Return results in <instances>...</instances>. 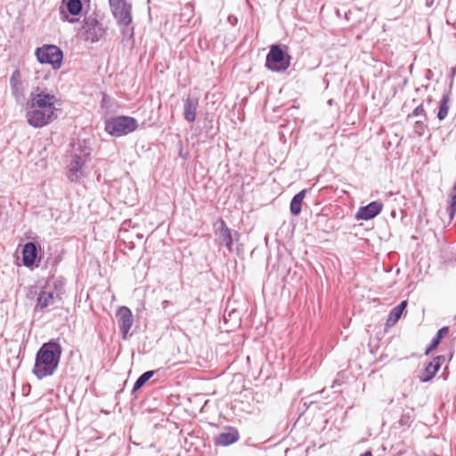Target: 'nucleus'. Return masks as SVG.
<instances>
[{
	"instance_id": "13",
	"label": "nucleus",
	"mask_w": 456,
	"mask_h": 456,
	"mask_svg": "<svg viewBox=\"0 0 456 456\" xmlns=\"http://www.w3.org/2000/svg\"><path fill=\"white\" fill-rule=\"evenodd\" d=\"M240 437V432L236 428L226 426L214 437L213 442L216 446H229L238 442Z\"/></svg>"
},
{
	"instance_id": "23",
	"label": "nucleus",
	"mask_w": 456,
	"mask_h": 456,
	"mask_svg": "<svg viewBox=\"0 0 456 456\" xmlns=\"http://www.w3.org/2000/svg\"><path fill=\"white\" fill-rule=\"evenodd\" d=\"M156 372L157 370H147L137 378L131 391V394L132 395L134 396V398H136L135 393L138 390H140L142 387H144L145 384L155 375Z\"/></svg>"
},
{
	"instance_id": "3",
	"label": "nucleus",
	"mask_w": 456,
	"mask_h": 456,
	"mask_svg": "<svg viewBox=\"0 0 456 456\" xmlns=\"http://www.w3.org/2000/svg\"><path fill=\"white\" fill-rule=\"evenodd\" d=\"M111 14L116 20L122 36L121 43L127 45L134 42L132 4L129 0H109Z\"/></svg>"
},
{
	"instance_id": "19",
	"label": "nucleus",
	"mask_w": 456,
	"mask_h": 456,
	"mask_svg": "<svg viewBox=\"0 0 456 456\" xmlns=\"http://www.w3.org/2000/svg\"><path fill=\"white\" fill-rule=\"evenodd\" d=\"M407 305L408 302L406 300H403L396 306L390 310L386 322V327L390 328L394 326L401 319L403 312L407 307Z\"/></svg>"
},
{
	"instance_id": "29",
	"label": "nucleus",
	"mask_w": 456,
	"mask_h": 456,
	"mask_svg": "<svg viewBox=\"0 0 456 456\" xmlns=\"http://www.w3.org/2000/svg\"><path fill=\"white\" fill-rule=\"evenodd\" d=\"M419 116H423L425 120H427V112L423 107V104L420 103L419 104L414 110L413 111L408 115L407 118H411L412 117H419Z\"/></svg>"
},
{
	"instance_id": "35",
	"label": "nucleus",
	"mask_w": 456,
	"mask_h": 456,
	"mask_svg": "<svg viewBox=\"0 0 456 456\" xmlns=\"http://www.w3.org/2000/svg\"><path fill=\"white\" fill-rule=\"evenodd\" d=\"M169 304H170V302L168 300H164L162 302V305H163L164 308L167 307Z\"/></svg>"
},
{
	"instance_id": "14",
	"label": "nucleus",
	"mask_w": 456,
	"mask_h": 456,
	"mask_svg": "<svg viewBox=\"0 0 456 456\" xmlns=\"http://www.w3.org/2000/svg\"><path fill=\"white\" fill-rule=\"evenodd\" d=\"M383 207L384 205L381 201H371L367 205L362 206L358 208L354 216L355 219L362 221L371 220L381 213Z\"/></svg>"
},
{
	"instance_id": "21",
	"label": "nucleus",
	"mask_w": 456,
	"mask_h": 456,
	"mask_svg": "<svg viewBox=\"0 0 456 456\" xmlns=\"http://www.w3.org/2000/svg\"><path fill=\"white\" fill-rule=\"evenodd\" d=\"M449 331H450V329L448 326H444V327L440 328L436 331V334L432 338L429 345L427 346V348L425 350V354L428 355L433 351H435L441 344L444 337L446 336L449 333Z\"/></svg>"
},
{
	"instance_id": "22",
	"label": "nucleus",
	"mask_w": 456,
	"mask_h": 456,
	"mask_svg": "<svg viewBox=\"0 0 456 456\" xmlns=\"http://www.w3.org/2000/svg\"><path fill=\"white\" fill-rule=\"evenodd\" d=\"M450 94H451V92L450 91H447V92H444L442 95V98L439 102V106H438V111H437V118L442 121L444 120L447 115H448V111H449V102H450Z\"/></svg>"
},
{
	"instance_id": "33",
	"label": "nucleus",
	"mask_w": 456,
	"mask_h": 456,
	"mask_svg": "<svg viewBox=\"0 0 456 456\" xmlns=\"http://www.w3.org/2000/svg\"><path fill=\"white\" fill-rule=\"evenodd\" d=\"M360 456H373L371 451L368 450L362 453Z\"/></svg>"
},
{
	"instance_id": "39",
	"label": "nucleus",
	"mask_w": 456,
	"mask_h": 456,
	"mask_svg": "<svg viewBox=\"0 0 456 456\" xmlns=\"http://www.w3.org/2000/svg\"><path fill=\"white\" fill-rule=\"evenodd\" d=\"M391 215H392V216H393V217H395V215H396L395 211V210H393V211H392V213H391Z\"/></svg>"
},
{
	"instance_id": "7",
	"label": "nucleus",
	"mask_w": 456,
	"mask_h": 456,
	"mask_svg": "<svg viewBox=\"0 0 456 456\" xmlns=\"http://www.w3.org/2000/svg\"><path fill=\"white\" fill-rule=\"evenodd\" d=\"M35 55L37 60L41 64L51 65L53 69H59L63 62V52L55 45H44L36 48Z\"/></svg>"
},
{
	"instance_id": "12",
	"label": "nucleus",
	"mask_w": 456,
	"mask_h": 456,
	"mask_svg": "<svg viewBox=\"0 0 456 456\" xmlns=\"http://www.w3.org/2000/svg\"><path fill=\"white\" fill-rule=\"evenodd\" d=\"M218 228L216 231V234L218 236V240L222 245H224L229 252L232 251V245L234 240H239L240 233L236 231L233 232L227 226L225 221L222 218H219L217 221Z\"/></svg>"
},
{
	"instance_id": "26",
	"label": "nucleus",
	"mask_w": 456,
	"mask_h": 456,
	"mask_svg": "<svg viewBox=\"0 0 456 456\" xmlns=\"http://www.w3.org/2000/svg\"><path fill=\"white\" fill-rule=\"evenodd\" d=\"M203 129L205 133V138L206 139H212L214 138L216 134V130L213 126V120L208 119V118H205Z\"/></svg>"
},
{
	"instance_id": "37",
	"label": "nucleus",
	"mask_w": 456,
	"mask_h": 456,
	"mask_svg": "<svg viewBox=\"0 0 456 456\" xmlns=\"http://www.w3.org/2000/svg\"><path fill=\"white\" fill-rule=\"evenodd\" d=\"M179 155H180V157H182L183 159H185V156H183V152L180 151Z\"/></svg>"
},
{
	"instance_id": "15",
	"label": "nucleus",
	"mask_w": 456,
	"mask_h": 456,
	"mask_svg": "<svg viewBox=\"0 0 456 456\" xmlns=\"http://www.w3.org/2000/svg\"><path fill=\"white\" fill-rule=\"evenodd\" d=\"M445 361L444 355H436L428 362L422 370L421 374L419 376V381L421 383H427L431 381L440 370L441 366Z\"/></svg>"
},
{
	"instance_id": "17",
	"label": "nucleus",
	"mask_w": 456,
	"mask_h": 456,
	"mask_svg": "<svg viewBox=\"0 0 456 456\" xmlns=\"http://www.w3.org/2000/svg\"><path fill=\"white\" fill-rule=\"evenodd\" d=\"M200 100L197 96L188 95L183 99V118L187 122L192 123L196 120Z\"/></svg>"
},
{
	"instance_id": "11",
	"label": "nucleus",
	"mask_w": 456,
	"mask_h": 456,
	"mask_svg": "<svg viewBox=\"0 0 456 456\" xmlns=\"http://www.w3.org/2000/svg\"><path fill=\"white\" fill-rule=\"evenodd\" d=\"M116 318L122 338L126 340L131 336L129 331L134 323L132 311L127 306H119L116 312Z\"/></svg>"
},
{
	"instance_id": "8",
	"label": "nucleus",
	"mask_w": 456,
	"mask_h": 456,
	"mask_svg": "<svg viewBox=\"0 0 456 456\" xmlns=\"http://www.w3.org/2000/svg\"><path fill=\"white\" fill-rule=\"evenodd\" d=\"M83 29L85 30V40L92 44L99 42L107 31V28L98 20L94 12L85 16Z\"/></svg>"
},
{
	"instance_id": "30",
	"label": "nucleus",
	"mask_w": 456,
	"mask_h": 456,
	"mask_svg": "<svg viewBox=\"0 0 456 456\" xmlns=\"http://www.w3.org/2000/svg\"><path fill=\"white\" fill-rule=\"evenodd\" d=\"M427 125L424 121L418 120L413 126V130L418 136H422L425 134Z\"/></svg>"
},
{
	"instance_id": "9",
	"label": "nucleus",
	"mask_w": 456,
	"mask_h": 456,
	"mask_svg": "<svg viewBox=\"0 0 456 456\" xmlns=\"http://www.w3.org/2000/svg\"><path fill=\"white\" fill-rule=\"evenodd\" d=\"M41 246L36 241L26 242L21 248V261L25 267L34 270L40 265L43 258Z\"/></svg>"
},
{
	"instance_id": "25",
	"label": "nucleus",
	"mask_w": 456,
	"mask_h": 456,
	"mask_svg": "<svg viewBox=\"0 0 456 456\" xmlns=\"http://www.w3.org/2000/svg\"><path fill=\"white\" fill-rule=\"evenodd\" d=\"M414 420V410L409 409L407 411H404L399 419V424L402 427H407L409 428L411 424Z\"/></svg>"
},
{
	"instance_id": "27",
	"label": "nucleus",
	"mask_w": 456,
	"mask_h": 456,
	"mask_svg": "<svg viewBox=\"0 0 456 456\" xmlns=\"http://www.w3.org/2000/svg\"><path fill=\"white\" fill-rule=\"evenodd\" d=\"M61 256L60 254H49L45 262V267L49 266L55 268L61 261Z\"/></svg>"
},
{
	"instance_id": "32",
	"label": "nucleus",
	"mask_w": 456,
	"mask_h": 456,
	"mask_svg": "<svg viewBox=\"0 0 456 456\" xmlns=\"http://www.w3.org/2000/svg\"><path fill=\"white\" fill-rule=\"evenodd\" d=\"M435 0H426L425 4L427 7H431L434 4Z\"/></svg>"
},
{
	"instance_id": "10",
	"label": "nucleus",
	"mask_w": 456,
	"mask_h": 456,
	"mask_svg": "<svg viewBox=\"0 0 456 456\" xmlns=\"http://www.w3.org/2000/svg\"><path fill=\"white\" fill-rule=\"evenodd\" d=\"M84 2H86V0H62L59 7L60 19L69 23L77 21V19L70 18L69 16L80 15L83 11Z\"/></svg>"
},
{
	"instance_id": "16",
	"label": "nucleus",
	"mask_w": 456,
	"mask_h": 456,
	"mask_svg": "<svg viewBox=\"0 0 456 456\" xmlns=\"http://www.w3.org/2000/svg\"><path fill=\"white\" fill-rule=\"evenodd\" d=\"M65 286L66 279L63 276L54 275H50L44 285L45 289L52 292L59 301L62 299V296L65 294Z\"/></svg>"
},
{
	"instance_id": "6",
	"label": "nucleus",
	"mask_w": 456,
	"mask_h": 456,
	"mask_svg": "<svg viewBox=\"0 0 456 456\" xmlns=\"http://www.w3.org/2000/svg\"><path fill=\"white\" fill-rule=\"evenodd\" d=\"M291 56L287 48L280 45H273L265 58V67L273 72H283L290 65Z\"/></svg>"
},
{
	"instance_id": "36",
	"label": "nucleus",
	"mask_w": 456,
	"mask_h": 456,
	"mask_svg": "<svg viewBox=\"0 0 456 456\" xmlns=\"http://www.w3.org/2000/svg\"><path fill=\"white\" fill-rule=\"evenodd\" d=\"M452 77H453L456 74V67L452 69Z\"/></svg>"
},
{
	"instance_id": "40",
	"label": "nucleus",
	"mask_w": 456,
	"mask_h": 456,
	"mask_svg": "<svg viewBox=\"0 0 456 456\" xmlns=\"http://www.w3.org/2000/svg\"><path fill=\"white\" fill-rule=\"evenodd\" d=\"M337 383V381L335 380L333 385H332V387H335V384Z\"/></svg>"
},
{
	"instance_id": "1",
	"label": "nucleus",
	"mask_w": 456,
	"mask_h": 456,
	"mask_svg": "<svg viewBox=\"0 0 456 456\" xmlns=\"http://www.w3.org/2000/svg\"><path fill=\"white\" fill-rule=\"evenodd\" d=\"M60 101L52 91L38 86L34 87L29 94L27 102L26 119L27 123L34 128L46 126L57 119L56 104Z\"/></svg>"
},
{
	"instance_id": "2",
	"label": "nucleus",
	"mask_w": 456,
	"mask_h": 456,
	"mask_svg": "<svg viewBox=\"0 0 456 456\" xmlns=\"http://www.w3.org/2000/svg\"><path fill=\"white\" fill-rule=\"evenodd\" d=\"M62 351L60 338L44 342L36 353L32 373L38 379L53 375L60 365Z\"/></svg>"
},
{
	"instance_id": "31",
	"label": "nucleus",
	"mask_w": 456,
	"mask_h": 456,
	"mask_svg": "<svg viewBox=\"0 0 456 456\" xmlns=\"http://www.w3.org/2000/svg\"><path fill=\"white\" fill-rule=\"evenodd\" d=\"M227 20H228V22H229L231 25H232V26H235V25H237V23H238V19H237V17H236V16H234V15H229V16H228V18H227Z\"/></svg>"
},
{
	"instance_id": "18",
	"label": "nucleus",
	"mask_w": 456,
	"mask_h": 456,
	"mask_svg": "<svg viewBox=\"0 0 456 456\" xmlns=\"http://www.w3.org/2000/svg\"><path fill=\"white\" fill-rule=\"evenodd\" d=\"M57 297L43 286L40 292L37 296L35 310L43 311L46 307L53 305Z\"/></svg>"
},
{
	"instance_id": "28",
	"label": "nucleus",
	"mask_w": 456,
	"mask_h": 456,
	"mask_svg": "<svg viewBox=\"0 0 456 456\" xmlns=\"http://www.w3.org/2000/svg\"><path fill=\"white\" fill-rule=\"evenodd\" d=\"M453 194L452 195L450 205L448 208L450 220H452L456 214V183L452 187Z\"/></svg>"
},
{
	"instance_id": "20",
	"label": "nucleus",
	"mask_w": 456,
	"mask_h": 456,
	"mask_svg": "<svg viewBox=\"0 0 456 456\" xmlns=\"http://www.w3.org/2000/svg\"><path fill=\"white\" fill-rule=\"evenodd\" d=\"M307 189H303L293 196L289 203V212L293 216H297L302 211L303 200L307 193Z\"/></svg>"
},
{
	"instance_id": "34",
	"label": "nucleus",
	"mask_w": 456,
	"mask_h": 456,
	"mask_svg": "<svg viewBox=\"0 0 456 456\" xmlns=\"http://www.w3.org/2000/svg\"><path fill=\"white\" fill-rule=\"evenodd\" d=\"M431 75H432V71H431L430 69H428V70H427V74H426V77H427L428 79H430V76H431Z\"/></svg>"
},
{
	"instance_id": "4",
	"label": "nucleus",
	"mask_w": 456,
	"mask_h": 456,
	"mask_svg": "<svg viewBox=\"0 0 456 456\" xmlns=\"http://www.w3.org/2000/svg\"><path fill=\"white\" fill-rule=\"evenodd\" d=\"M91 153L92 149L86 142H78L67 167V176L71 183H80L87 175L85 167L91 160Z\"/></svg>"
},
{
	"instance_id": "24",
	"label": "nucleus",
	"mask_w": 456,
	"mask_h": 456,
	"mask_svg": "<svg viewBox=\"0 0 456 456\" xmlns=\"http://www.w3.org/2000/svg\"><path fill=\"white\" fill-rule=\"evenodd\" d=\"M10 87L12 94L17 96L19 93H21L23 88L20 81V72L18 69L13 70L10 77Z\"/></svg>"
},
{
	"instance_id": "38",
	"label": "nucleus",
	"mask_w": 456,
	"mask_h": 456,
	"mask_svg": "<svg viewBox=\"0 0 456 456\" xmlns=\"http://www.w3.org/2000/svg\"><path fill=\"white\" fill-rule=\"evenodd\" d=\"M179 155H180V157H182L183 159H185V156H183V152L180 151Z\"/></svg>"
},
{
	"instance_id": "5",
	"label": "nucleus",
	"mask_w": 456,
	"mask_h": 456,
	"mask_svg": "<svg viewBox=\"0 0 456 456\" xmlns=\"http://www.w3.org/2000/svg\"><path fill=\"white\" fill-rule=\"evenodd\" d=\"M139 127L135 118L117 115L104 119V131L112 137H122L134 133Z\"/></svg>"
}]
</instances>
